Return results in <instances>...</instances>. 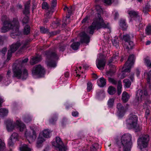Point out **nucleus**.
Segmentation results:
<instances>
[{
  "instance_id": "f257e3e1",
  "label": "nucleus",
  "mask_w": 151,
  "mask_h": 151,
  "mask_svg": "<svg viewBox=\"0 0 151 151\" xmlns=\"http://www.w3.org/2000/svg\"><path fill=\"white\" fill-rule=\"evenodd\" d=\"M19 22L18 19L14 18L12 21L6 20L4 22L3 26L1 28V32L5 33L9 30L12 29L11 37L15 38V36L18 34Z\"/></svg>"
},
{
  "instance_id": "f03ea898",
  "label": "nucleus",
  "mask_w": 151,
  "mask_h": 151,
  "mask_svg": "<svg viewBox=\"0 0 151 151\" xmlns=\"http://www.w3.org/2000/svg\"><path fill=\"white\" fill-rule=\"evenodd\" d=\"M96 17L94 19L93 21L91 26L88 29L87 31L90 34H93L94 31L96 29H98L101 28H109V24L105 23L101 17L100 14L99 13L96 14Z\"/></svg>"
},
{
  "instance_id": "7ed1b4c3",
  "label": "nucleus",
  "mask_w": 151,
  "mask_h": 151,
  "mask_svg": "<svg viewBox=\"0 0 151 151\" xmlns=\"http://www.w3.org/2000/svg\"><path fill=\"white\" fill-rule=\"evenodd\" d=\"M132 136L129 133L124 134L121 137V142H117L118 145L122 147L124 151H130L132 146Z\"/></svg>"
},
{
  "instance_id": "20e7f679",
  "label": "nucleus",
  "mask_w": 151,
  "mask_h": 151,
  "mask_svg": "<svg viewBox=\"0 0 151 151\" xmlns=\"http://www.w3.org/2000/svg\"><path fill=\"white\" fill-rule=\"evenodd\" d=\"M137 117L135 115H130L126 120V124L127 127L129 129H133L136 132L139 131L141 127L137 124Z\"/></svg>"
},
{
  "instance_id": "39448f33",
  "label": "nucleus",
  "mask_w": 151,
  "mask_h": 151,
  "mask_svg": "<svg viewBox=\"0 0 151 151\" xmlns=\"http://www.w3.org/2000/svg\"><path fill=\"white\" fill-rule=\"evenodd\" d=\"M14 74L13 77L17 78L18 79H26L28 76L27 70L25 69L23 70L22 67L17 64L13 68Z\"/></svg>"
},
{
  "instance_id": "423d86ee",
  "label": "nucleus",
  "mask_w": 151,
  "mask_h": 151,
  "mask_svg": "<svg viewBox=\"0 0 151 151\" xmlns=\"http://www.w3.org/2000/svg\"><path fill=\"white\" fill-rule=\"evenodd\" d=\"M6 124L7 130L9 132L12 131L16 127L18 128L20 132L23 131L26 128L25 125L19 120H17L16 124L13 123L11 120H7Z\"/></svg>"
},
{
  "instance_id": "0eeeda50",
  "label": "nucleus",
  "mask_w": 151,
  "mask_h": 151,
  "mask_svg": "<svg viewBox=\"0 0 151 151\" xmlns=\"http://www.w3.org/2000/svg\"><path fill=\"white\" fill-rule=\"evenodd\" d=\"M134 56L133 55H130L127 61L122 68V70L123 72L121 77L122 78H124L130 72L131 68L134 64Z\"/></svg>"
},
{
  "instance_id": "6e6552de",
  "label": "nucleus",
  "mask_w": 151,
  "mask_h": 151,
  "mask_svg": "<svg viewBox=\"0 0 151 151\" xmlns=\"http://www.w3.org/2000/svg\"><path fill=\"white\" fill-rule=\"evenodd\" d=\"M150 138L147 135H142L137 140L138 145L141 151H147Z\"/></svg>"
},
{
  "instance_id": "1a4fd4ad",
  "label": "nucleus",
  "mask_w": 151,
  "mask_h": 151,
  "mask_svg": "<svg viewBox=\"0 0 151 151\" xmlns=\"http://www.w3.org/2000/svg\"><path fill=\"white\" fill-rule=\"evenodd\" d=\"M32 72V75L34 77H40L44 75L45 70L42 66L39 64L34 67Z\"/></svg>"
},
{
  "instance_id": "9d476101",
  "label": "nucleus",
  "mask_w": 151,
  "mask_h": 151,
  "mask_svg": "<svg viewBox=\"0 0 151 151\" xmlns=\"http://www.w3.org/2000/svg\"><path fill=\"white\" fill-rule=\"evenodd\" d=\"M58 56L55 52H52L48 55V66L49 68H55L56 66V61L58 59Z\"/></svg>"
},
{
  "instance_id": "9b49d317",
  "label": "nucleus",
  "mask_w": 151,
  "mask_h": 151,
  "mask_svg": "<svg viewBox=\"0 0 151 151\" xmlns=\"http://www.w3.org/2000/svg\"><path fill=\"white\" fill-rule=\"evenodd\" d=\"M148 94L146 91H143L141 90H138L136 93V100L138 103L141 102L145 97H147Z\"/></svg>"
},
{
  "instance_id": "f8f14e48",
  "label": "nucleus",
  "mask_w": 151,
  "mask_h": 151,
  "mask_svg": "<svg viewBox=\"0 0 151 151\" xmlns=\"http://www.w3.org/2000/svg\"><path fill=\"white\" fill-rule=\"evenodd\" d=\"M47 137V129H45L40 134L37 141V144H39L42 143L45 140V138Z\"/></svg>"
},
{
  "instance_id": "ddd939ff",
  "label": "nucleus",
  "mask_w": 151,
  "mask_h": 151,
  "mask_svg": "<svg viewBox=\"0 0 151 151\" xmlns=\"http://www.w3.org/2000/svg\"><path fill=\"white\" fill-rule=\"evenodd\" d=\"M57 3L56 0H52L51 2V7L48 6V19L51 16L54 12V7L56 6Z\"/></svg>"
},
{
  "instance_id": "4468645a",
  "label": "nucleus",
  "mask_w": 151,
  "mask_h": 151,
  "mask_svg": "<svg viewBox=\"0 0 151 151\" xmlns=\"http://www.w3.org/2000/svg\"><path fill=\"white\" fill-rule=\"evenodd\" d=\"M128 13L131 17L134 18L136 21H137L139 22L141 17L140 16L138 15V13L134 10L128 11Z\"/></svg>"
},
{
  "instance_id": "2eb2a0df",
  "label": "nucleus",
  "mask_w": 151,
  "mask_h": 151,
  "mask_svg": "<svg viewBox=\"0 0 151 151\" xmlns=\"http://www.w3.org/2000/svg\"><path fill=\"white\" fill-rule=\"evenodd\" d=\"M106 62L105 60L97 59L96 63L97 67L100 70L103 69L105 65Z\"/></svg>"
},
{
  "instance_id": "dca6fc26",
  "label": "nucleus",
  "mask_w": 151,
  "mask_h": 151,
  "mask_svg": "<svg viewBox=\"0 0 151 151\" xmlns=\"http://www.w3.org/2000/svg\"><path fill=\"white\" fill-rule=\"evenodd\" d=\"M126 37H128V36H125L124 38V39L126 40V42L123 44L124 47L126 49H132L134 46V44L133 42L130 40L128 41L125 38Z\"/></svg>"
},
{
  "instance_id": "f3484780",
  "label": "nucleus",
  "mask_w": 151,
  "mask_h": 151,
  "mask_svg": "<svg viewBox=\"0 0 151 151\" xmlns=\"http://www.w3.org/2000/svg\"><path fill=\"white\" fill-rule=\"evenodd\" d=\"M25 135L27 138L29 139L32 141L35 140L36 137L35 132L33 130L32 131V133L26 130L25 132Z\"/></svg>"
},
{
  "instance_id": "a211bd4d",
  "label": "nucleus",
  "mask_w": 151,
  "mask_h": 151,
  "mask_svg": "<svg viewBox=\"0 0 151 151\" xmlns=\"http://www.w3.org/2000/svg\"><path fill=\"white\" fill-rule=\"evenodd\" d=\"M116 107L118 109L117 113L118 116L120 117L122 116L125 112V109L120 103L118 104Z\"/></svg>"
},
{
  "instance_id": "6ab92c4d",
  "label": "nucleus",
  "mask_w": 151,
  "mask_h": 151,
  "mask_svg": "<svg viewBox=\"0 0 151 151\" xmlns=\"http://www.w3.org/2000/svg\"><path fill=\"white\" fill-rule=\"evenodd\" d=\"M81 42L83 43L88 44L90 42V37L84 32L81 34Z\"/></svg>"
},
{
  "instance_id": "aec40b11",
  "label": "nucleus",
  "mask_w": 151,
  "mask_h": 151,
  "mask_svg": "<svg viewBox=\"0 0 151 151\" xmlns=\"http://www.w3.org/2000/svg\"><path fill=\"white\" fill-rule=\"evenodd\" d=\"M52 145L53 146L56 147V148L61 147L63 145L61 139L58 137H56L55 142H52Z\"/></svg>"
},
{
  "instance_id": "412c9836",
  "label": "nucleus",
  "mask_w": 151,
  "mask_h": 151,
  "mask_svg": "<svg viewBox=\"0 0 151 151\" xmlns=\"http://www.w3.org/2000/svg\"><path fill=\"white\" fill-rule=\"evenodd\" d=\"M41 60V58L40 56H32L30 60V63L31 65H33L37 64Z\"/></svg>"
},
{
  "instance_id": "4be33fe9",
  "label": "nucleus",
  "mask_w": 151,
  "mask_h": 151,
  "mask_svg": "<svg viewBox=\"0 0 151 151\" xmlns=\"http://www.w3.org/2000/svg\"><path fill=\"white\" fill-rule=\"evenodd\" d=\"M31 1H27L24 4V9L23 11V13L27 15L29 13Z\"/></svg>"
},
{
  "instance_id": "5701e85b",
  "label": "nucleus",
  "mask_w": 151,
  "mask_h": 151,
  "mask_svg": "<svg viewBox=\"0 0 151 151\" xmlns=\"http://www.w3.org/2000/svg\"><path fill=\"white\" fill-rule=\"evenodd\" d=\"M21 45L20 42H17L16 43L13 44L11 46L10 50L12 52H14L17 50Z\"/></svg>"
},
{
  "instance_id": "b1692460",
  "label": "nucleus",
  "mask_w": 151,
  "mask_h": 151,
  "mask_svg": "<svg viewBox=\"0 0 151 151\" xmlns=\"http://www.w3.org/2000/svg\"><path fill=\"white\" fill-rule=\"evenodd\" d=\"M116 67L115 66H113L112 68H110V70L106 72V75L109 78L112 76L115 72Z\"/></svg>"
},
{
  "instance_id": "393cba45",
  "label": "nucleus",
  "mask_w": 151,
  "mask_h": 151,
  "mask_svg": "<svg viewBox=\"0 0 151 151\" xmlns=\"http://www.w3.org/2000/svg\"><path fill=\"white\" fill-rule=\"evenodd\" d=\"M97 82L98 85L100 87H104L106 83V80L103 77L98 79Z\"/></svg>"
},
{
  "instance_id": "a878e982",
  "label": "nucleus",
  "mask_w": 151,
  "mask_h": 151,
  "mask_svg": "<svg viewBox=\"0 0 151 151\" xmlns=\"http://www.w3.org/2000/svg\"><path fill=\"white\" fill-rule=\"evenodd\" d=\"M151 103V101L149 99H147L146 100L145 102V104H144L143 106V108L145 109H147L146 111L145 114L147 116L149 114V111L147 109L148 108V106Z\"/></svg>"
},
{
  "instance_id": "bb28decb",
  "label": "nucleus",
  "mask_w": 151,
  "mask_h": 151,
  "mask_svg": "<svg viewBox=\"0 0 151 151\" xmlns=\"http://www.w3.org/2000/svg\"><path fill=\"white\" fill-rule=\"evenodd\" d=\"M130 95L126 91H124L122 94V99L124 102H127L130 98Z\"/></svg>"
},
{
  "instance_id": "cd10ccee",
  "label": "nucleus",
  "mask_w": 151,
  "mask_h": 151,
  "mask_svg": "<svg viewBox=\"0 0 151 151\" xmlns=\"http://www.w3.org/2000/svg\"><path fill=\"white\" fill-rule=\"evenodd\" d=\"M8 113V109L5 108L0 109V117H3L6 115Z\"/></svg>"
},
{
  "instance_id": "c85d7f7f",
  "label": "nucleus",
  "mask_w": 151,
  "mask_h": 151,
  "mask_svg": "<svg viewBox=\"0 0 151 151\" xmlns=\"http://www.w3.org/2000/svg\"><path fill=\"white\" fill-rule=\"evenodd\" d=\"M119 25L123 30L126 29L127 27L126 23L125 20L124 19H121L120 20Z\"/></svg>"
},
{
  "instance_id": "c756f323",
  "label": "nucleus",
  "mask_w": 151,
  "mask_h": 151,
  "mask_svg": "<svg viewBox=\"0 0 151 151\" xmlns=\"http://www.w3.org/2000/svg\"><path fill=\"white\" fill-rule=\"evenodd\" d=\"M118 59H119V53L117 52L113 54L112 57L109 60V63H111L112 61L114 60H115V61H116V60Z\"/></svg>"
},
{
  "instance_id": "7c9ffc66",
  "label": "nucleus",
  "mask_w": 151,
  "mask_h": 151,
  "mask_svg": "<svg viewBox=\"0 0 151 151\" xmlns=\"http://www.w3.org/2000/svg\"><path fill=\"white\" fill-rule=\"evenodd\" d=\"M115 99L114 97L109 99L107 102V105L109 107H112L113 106Z\"/></svg>"
},
{
  "instance_id": "2f4dec72",
  "label": "nucleus",
  "mask_w": 151,
  "mask_h": 151,
  "mask_svg": "<svg viewBox=\"0 0 151 151\" xmlns=\"http://www.w3.org/2000/svg\"><path fill=\"white\" fill-rule=\"evenodd\" d=\"M123 83H124V87L127 88H129L131 85V82L128 79H124L123 81Z\"/></svg>"
},
{
  "instance_id": "473e14b6",
  "label": "nucleus",
  "mask_w": 151,
  "mask_h": 151,
  "mask_svg": "<svg viewBox=\"0 0 151 151\" xmlns=\"http://www.w3.org/2000/svg\"><path fill=\"white\" fill-rule=\"evenodd\" d=\"M116 91V89L112 86H109L108 90V92L110 95H113L115 93Z\"/></svg>"
},
{
  "instance_id": "72a5a7b5",
  "label": "nucleus",
  "mask_w": 151,
  "mask_h": 151,
  "mask_svg": "<svg viewBox=\"0 0 151 151\" xmlns=\"http://www.w3.org/2000/svg\"><path fill=\"white\" fill-rule=\"evenodd\" d=\"M122 87V82L120 81H118L117 86V93L119 95H120L121 93Z\"/></svg>"
},
{
  "instance_id": "f704fd0d",
  "label": "nucleus",
  "mask_w": 151,
  "mask_h": 151,
  "mask_svg": "<svg viewBox=\"0 0 151 151\" xmlns=\"http://www.w3.org/2000/svg\"><path fill=\"white\" fill-rule=\"evenodd\" d=\"M30 32V27L29 26L27 25L24 27L23 33L25 35L29 34Z\"/></svg>"
},
{
  "instance_id": "c9c22d12",
  "label": "nucleus",
  "mask_w": 151,
  "mask_h": 151,
  "mask_svg": "<svg viewBox=\"0 0 151 151\" xmlns=\"http://www.w3.org/2000/svg\"><path fill=\"white\" fill-rule=\"evenodd\" d=\"M80 45V43L78 42H74L71 45V47L74 50H77Z\"/></svg>"
},
{
  "instance_id": "e433bc0d",
  "label": "nucleus",
  "mask_w": 151,
  "mask_h": 151,
  "mask_svg": "<svg viewBox=\"0 0 151 151\" xmlns=\"http://www.w3.org/2000/svg\"><path fill=\"white\" fill-rule=\"evenodd\" d=\"M21 151H31L30 148L28 147L26 145H24L20 147Z\"/></svg>"
},
{
  "instance_id": "4c0bfd02",
  "label": "nucleus",
  "mask_w": 151,
  "mask_h": 151,
  "mask_svg": "<svg viewBox=\"0 0 151 151\" xmlns=\"http://www.w3.org/2000/svg\"><path fill=\"white\" fill-rule=\"evenodd\" d=\"M118 41V38L117 37H115L114 39H113L112 41L113 45L116 48H117L119 47Z\"/></svg>"
},
{
  "instance_id": "58836bf2",
  "label": "nucleus",
  "mask_w": 151,
  "mask_h": 151,
  "mask_svg": "<svg viewBox=\"0 0 151 151\" xmlns=\"http://www.w3.org/2000/svg\"><path fill=\"white\" fill-rule=\"evenodd\" d=\"M99 145L97 143H94L90 147L91 151H96L98 148Z\"/></svg>"
},
{
  "instance_id": "ea45409f",
  "label": "nucleus",
  "mask_w": 151,
  "mask_h": 151,
  "mask_svg": "<svg viewBox=\"0 0 151 151\" xmlns=\"http://www.w3.org/2000/svg\"><path fill=\"white\" fill-rule=\"evenodd\" d=\"M18 137V134L16 133H14L10 137L11 138L13 139L14 141H16Z\"/></svg>"
},
{
  "instance_id": "a19ab883",
  "label": "nucleus",
  "mask_w": 151,
  "mask_h": 151,
  "mask_svg": "<svg viewBox=\"0 0 151 151\" xmlns=\"http://www.w3.org/2000/svg\"><path fill=\"white\" fill-rule=\"evenodd\" d=\"M148 78L147 79V83L149 84V88L151 90V82H150V78H151V70L147 73Z\"/></svg>"
},
{
  "instance_id": "79ce46f5",
  "label": "nucleus",
  "mask_w": 151,
  "mask_h": 151,
  "mask_svg": "<svg viewBox=\"0 0 151 151\" xmlns=\"http://www.w3.org/2000/svg\"><path fill=\"white\" fill-rule=\"evenodd\" d=\"M57 115H54L51 119L50 120V123L52 124H54L55 122L57 120Z\"/></svg>"
},
{
  "instance_id": "37998d69",
  "label": "nucleus",
  "mask_w": 151,
  "mask_h": 151,
  "mask_svg": "<svg viewBox=\"0 0 151 151\" xmlns=\"http://www.w3.org/2000/svg\"><path fill=\"white\" fill-rule=\"evenodd\" d=\"M5 147L4 143L0 139V151H3Z\"/></svg>"
},
{
  "instance_id": "c03bdc74",
  "label": "nucleus",
  "mask_w": 151,
  "mask_h": 151,
  "mask_svg": "<svg viewBox=\"0 0 151 151\" xmlns=\"http://www.w3.org/2000/svg\"><path fill=\"white\" fill-rule=\"evenodd\" d=\"M146 33L147 35H150L151 34V25H149L147 26L146 29Z\"/></svg>"
},
{
  "instance_id": "a18cd8bd",
  "label": "nucleus",
  "mask_w": 151,
  "mask_h": 151,
  "mask_svg": "<svg viewBox=\"0 0 151 151\" xmlns=\"http://www.w3.org/2000/svg\"><path fill=\"white\" fill-rule=\"evenodd\" d=\"M109 82L114 85H116L118 83V81L112 78H109Z\"/></svg>"
},
{
  "instance_id": "49530a36",
  "label": "nucleus",
  "mask_w": 151,
  "mask_h": 151,
  "mask_svg": "<svg viewBox=\"0 0 151 151\" xmlns=\"http://www.w3.org/2000/svg\"><path fill=\"white\" fill-rule=\"evenodd\" d=\"M32 118L30 116H27L25 117L24 119V121L26 123H29L32 121Z\"/></svg>"
},
{
  "instance_id": "de8ad7c7",
  "label": "nucleus",
  "mask_w": 151,
  "mask_h": 151,
  "mask_svg": "<svg viewBox=\"0 0 151 151\" xmlns=\"http://www.w3.org/2000/svg\"><path fill=\"white\" fill-rule=\"evenodd\" d=\"M92 83L90 82H88L87 84V91H90L92 89Z\"/></svg>"
},
{
  "instance_id": "09e8293b",
  "label": "nucleus",
  "mask_w": 151,
  "mask_h": 151,
  "mask_svg": "<svg viewBox=\"0 0 151 151\" xmlns=\"http://www.w3.org/2000/svg\"><path fill=\"white\" fill-rule=\"evenodd\" d=\"M99 0H95L96 1H97ZM113 0H103V1L107 5H110L112 3Z\"/></svg>"
},
{
  "instance_id": "8fccbe9b",
  "label": "nucleus",
  "mask_w": 151,
  "mask_h": 151,
  "mask_svg": "<svg viewBox=\"0 0 151 151\" xmlns=\"http://www.w3.org/2000/svg\"><path fill=\"white\" fill-rule=\"evenodd\" d=\"M82 68L81 67H80L78 68L77 70H76V74L77 76H80L83 73V71H80V70H81Z\"/></svg>"
},
{
  "instance_id": "3c124183",
  "label": "nucleus",
  "mask_w": 151,
  "mask_h": 151,
  "mask_svg": "<svg viewBox=\"0 0 151 151\" xmlns=\"http://www.w3.org/2000/svg\"><path fill=\"white\" fill-rule=\"evenodd\" d=\"M66 148L63 145L62 147L56 148L57 151H66Z\"/></svg>"
},
{
  "instance_id": "603ef678",
  "label": "nucleus",
  "mask_w": 151,
  "mask_h": 151,
  "mask_svg": "<svg viewBox=\"0 0 151 151\" xmlns=\"http://www.w3.org/2000/svg\"><path fill=\"white\" fill-rule=\"evenodd\" d=\"M13 52H12L10 50H8L7 60L8 61L10 59V58L12 56V53Z\"/></svg>"
},
{
  "instance_id": "864d4df0",
  "label": "nucleus",
  "mask_w": 151,
  "mask_h": 151,
  "mask_svg": "<svg viewBox=\"0 0 151 151\" xmlns=\"http://www.w3.org/2000/svg\"><path fill=\"white\" fill-rule=\"evenodd\" d=\"M96 11L100 13H101L103 11L102 9L99 5H96Z\"/></svg>"
},
{
  "instance_id": "5fc2aeb1",
  "label": "nucleus",
  "mask_w": 151,
  "mask_h": 151,
  "mask_svg": "<svg viewBox=\"0 0 151 151\" xmlns=\"http://www.w3.org/2000/svg\"><path fill=\"white\" fill-rule=\"evenodd\" d=\"M73 10V8L72 7H70L68 8V13L69 14V16H66V18H69L70 17V15L71 14L72 11Z\"/></svg>"
},
{
  "instance_id": "6e6d98bb",
  "label": "nucleus",
  "mask_w": 151,
  "mask_h": 151,
  "mask_svg": "<svg viewBox=\"0 0 151 151\" xmlns=\"http://www.w3.org/2000/svg\"><path fill=\"white\" fill-rule=\"evenodd\" d=\"M40 31L42 33H46L47 32V29L44 27H40Z\"/></svg>"
},
{
  "instance_id": "4d7b16f0",
  "label": "nucleus",
  "mask_w": 151,
  "mask_h": 151,
  "mask_svg": "<svg viewBox=\"0 0 151 151\" xmlns=\"http://www.w3.org/2000/svg\"><path fill=\"white\" fill-rule=\"evenodd\" d=\"M29 20V17L27 16H26L22 20V23L24 24H27Z\"/></svg>"
},
{
  "instance_id": "13d9d810",
  "label": "nucleus",
  "mask_w": 151,
  "mask_h": 151,
  "mask_svg": "<svg viewBox=\"0 0 151 151\" xmlns=\"http://www.w3.org/2000/svg\"><path fill=\"white\" fill-rule=\"evenodd\" d=\"M15 142L16 141H14L13 139H12V138H11L10 137V139L8 141V144L10 146H12L14 144V142Z\"/></svg>"
},
{
  "instance_id": "bf43d9fd",
  "label": "nucleus",
  "mask_w": 151,
  "mask_h": 151,
  "mask_svg": "<svg viewBox=\"0 0 151 151\" xmlns=\"http://www.w3.org/2000/svg\"><path fill=\"white\" fill-rule=\"evenodd\" d=\"M42 8L43 9H47V3L44 2L42 4Z\"/></svg>"
},
{
  "instance_id": "052dcab7",
  "label": "nucleus",
  "mask_w": 151,
  "mask_h": 151,
  "mask_svg": "<svg viewBox=\"0 0 151 151\" xmlns=\"http://www.w3.org/2000/svg\"><path fill=\"white\" fill-rule=\"evenodd\" d=\"M66 46L65 45H61L59 47L60 50L63 51L66 48Z\"/></svg>"
},
{
  "instance_id": "680f3d73",
  "label": "nucleus",
  "mask_w": 151,
  "mask_h": 151,
  "mask_svg": "<svg viewBox=\"0 0 151 151\" xmlns=\"http://www.w3.org/2000/svg\"><path fill=\"white\" fill-rule=\"evenodd\" d=\"M100 94L103 96L104 95V91L103 90L98 91L97 92V95L98 96H99Z\"/></svg>"
},
{
  "instance_id": "e2e57ef3",
  "label": "nucleus",
  "mask_w": 151,
  "mask_h": 151,
  "mask_svg": "<svg viewBox=\"0 0 151 151\" xmlns=\"http://www.w3.org/2000/svg\"><path fill=\"white\" fill-rule=\"evenodd\" d=\"M28 43L27 42H25L23 44L22 46L21 47V49H24V48L28 47Z\"/></svg>"
},
{
  "instance_id": "0e129e2a",
  "label": "nucleus",
  "mask_w": 151,
  "mask_h": 151,
  "mask_svg": "<svg viewBox=\"0 0 151 151\" xmlns=\"http://www.w3.org/2000/svg\"><path fill=\"white\" fill-rule=\"evenodd\" d=\"M128 36V37H126L125 38L127 40V41H129V40H130L129 35H128V34H127V35H124L123 36V39L124 40V41H125V42H126V40H125V39H124V36Z\"/></svg>"
},
{
  "instance_id": "69168bd1",
  "label": "nucleus",
  "mask_w": 151,
  "mask_h": 151,
  "mask_svg": "<svg viewBox=\"0 0 151 151\" xmlns=\"http://www.w3.org/2000/svg\"><path fill=\"white\" fill-rule=\"evenodd\" d=\"M72 115L74 117L78 116V113L77 111H73L72 112Z\"/></svg>"
},
{
  "instance_id": "338daca9",
  "label": "nucleus",
  "mask_w": 151,
  "mask_h": 151,
  "mask_svg": "<svg viewBox=\"0 0 151 151\" xmlns=\"http://www.w3.org/2000/svg\"><path fill=\"white\" fill-rule=\"evenodd\" d=\"M28 58H26L23 60H22L21 62L22 65L26 63L28 61Z\"/></svg>"
},
{
  "instance_id": "774afa93",
  "label": "nucleus",
  "mask_w": 151,
  "mask_h": 151,
  "mask_svg": "<svg viewBox=\"0 0 151 151\" xmlns=\"http://www.w3.org/2000/svg\"><path fill=\"white\" fill-rule=\"evenodd\" d=\"M113 14L114 15V19H116L118 17L119 14L116 11H114L113 12Z\"/></svg>"
}]
</instances>
